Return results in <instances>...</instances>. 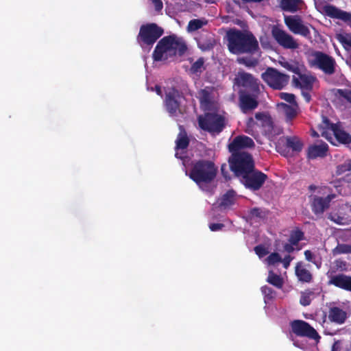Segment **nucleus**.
I'll list each match as a JSON object with an SVG mask.
<instances>
[{
  "label": "nucleus",
  "mask_w": 351,
  "mask_h": 351,
  "mask_svg": "<svg viewBox=\"0 0 351 351\" xmlns=\"http://www.w3.org/2000/svg\"><path fill=\"white\" fill-rule=\"evenodd\" d=\"M228 49L232 54H254L259 50L258 42L249 30L231 28L226 32Z\"/></svg>",
  "instance_id": "f257e3e1"
},
{
  "label": "nucleus",
  "mask_w": 351,
  "mask_h": 351,
  "mask_svg": "<svg viewBox=\"0 0 351 351\" xmlns=\"http://www.w3.org/2000/svg\"><path fill=\"white\" fill-rule=\"evenodd\" d=\"M187 47L182 38L175 34L161 38L157 43L152 54L154 61L167 60L169 58L182 56L186 51Z\"/></svg>",
  "instance_id": "f03ea898"
},
{
  "label": "nucleus",
  "mask_w": 351,
  "mask_h": 351,
  "mask_svg": "<svg viewBox=\"0 0 351 351\" xmlns=\"http://www.w3.org/2000/svg\"><path fill=\"white\" fill-rule=\"evenodd\" d=\"M217 167L210 160L201 159L192 163L189 176L199 186L211 183L217 174Z\"/></svg>",
  "instance_id": "7ed1b4c3"
},
{
  "label": "nucleus",
  "mask_w": 351,
  "mask_h": 351,
  "mask_svg": "<svg viewBox=\"0 0 351 351\" xmlns=\"http://www.w3.org/2000/svg\"><path fill=\"white\" fill-rule=\"evenodd\" d=\"M228 159L230 170L239 179L254 169L252 156L247 152L231 153Z\"/></svg>",
  "instance_id": "20e7f679"
},
{
  "label": "nucleus",
  "mask_w": 351,
  "mask_h": 351,
  "mask_svg": "<svg viewBox=\"0 0 351 351\" xmlns=\"http://www.w3.org/2000/svg\"><path fill=\"white\" fill-rule=\"evenodd\" d=\"M163 34L164 29L156 23L144 24L140 27L136 41L143 49H150Z\"/></svg>",
  "instance_id": "39448f33"
},
{
  "label": "nucleus",
  "mask_w": 351,
  "mask_h": 351,
  "mask_svg": "<svg viewBox=\"0 0 351 351\" xmlns=\"http://www.w3.org/2000/svg\"><path fill=\"white\" fill-rule=\"evenodd\" d=\"M199 127L211 134H219L225 128V118L215 112H206L197 118Z\"/></svg>",
  "instance_id": "423d86ee"
},
{
  "label": "nucleus",
  "mask_w": 351,
  "mask_h": 351,
  "mask_svg": "<svg viewBox=\"0 0 351 351\" xmlns=\"http://www.w3.org/2000/svg\"><path fill=\"white\" fill-rule=\"evenodd\" d=\"M263 80L271 88L274 90L283 89L289 82V75L280 72L273 67H268L261 74Z\"/></svg>",
  "instance_id": "0eeeda50"
},
{
  "label": "nucleus",
  "mask_w": 351,
  "mask_h": 351,
  "mask_svg": "<svg viewBox=\"0 0 351 351\" xmlns=\"http://www.w3.org/2000/svg\"><path fill=\"white\" fill-rule=\"evenodd\" d=\"M183 94L175 87H168L165 90L164 106L171 116H175L180 110L181 99Z\"/></svg>",
  "instance_id": "6e6552de"
},
{
  "label": "nucleus",
  "mask_w": 351,
  "mask_h": 351,
  "mask_svg": "<svg viewBox=\"0 0 351 351\" xmlns=\"http://www.w3.org/2000/svg\"><path fill=\"white\" fill-rule=\"evenodd\" d=\"M291 332L298 337H307L319 343L321 336L308 322L302 319H294L289 324Z\"/></svg>",
  "instance_id": "1a4fd4ad"
},
{
  "label": "nucleus",
  "mask_w": 351,
  "mask_h": 351,
  "mask_svg": "<svg viewBox=\"0 0 351 351\" xmlns=\"http://www.w3.org/2000/svg\"><path fill=\"white\" fill-rule=\"evenodd\" d=\"M313 59L311 61V65L322 70L327 75H332L335 72L336 62L330 56L319 51L312 52Z\"/></svg>",
  "instance_id": "9d476101"
},
{
  "label": "nucleus",
  "mask_w": 351,
  "mask_h": 351,
  "mask_svg": "<svg viewBox=\"0 0 351 351\" xmlns=\"http://www.w3.org/2000/svg\"><path fill=\"white\" fill-rule=\"evenodd\" d=\"M285 24L290 32L294 34L300 35L306 38H311L309 26L306 24L302 16L300 15L285 16L284 18Z\"/></svg>",
  "instance_id": "9b49d317"
},
{
  "label": "nucleus",
  "mask_w": 351,
  "mask_h": 351,
  "mask_svg": "<svg viewBox=\"0 0 351 351\" xmlns=\"http://www.w3.org/2000/svg\"><path fill=\"white\" fill-rule=\"evenodd\" d=\"M267 179V176L262 171L254 169L239 178L240 182L246 189L252 191L259 190Z\"/></svg>",
  "instance_id": "f8f14e48"
},
{
  "label": "nucleus",
  "mask_w": 351,
  "mask_h": 351,
  "mask_svg": "<svg viewBox=\"0 0 351 351\" xmlns=\"http://www.w3.org/2000/svg\"><path fill=\"white\" fill-rule=\"evenodd\" d=\"M260 93L248 92L246 90H241L239 92V106L243 113H250L258 106V98Z\"/></svg>",
  "instance_id": "ddd939ff"
},
{
  "label": "nucleus",
  "mask_w": 351,
  "mask_h": 351,
  "mask_svg": "<svg viewBox=\"0 0 351 351\" xmlns=\"http://www.w3.org/2000/svg\"><path fill=\"white\" fill-rule=\"evenodd\" d=\"M271 35L276 43L284 49L294 50L300 46L297 40L291 34L278 27L272 28Z\"/></svg>",
  "instance_id": "4468645a"
},
{
  "label": "nucleus",
  "mask_w": 351,
  "mask_h": 351,
  "mask_svg": "<svg viewBox=\"0 0 351 351\" xmlns=\"http://www.w3.org/2000/svg\"><path fill=\"white\" fill-rule=\"evenodd\" d=\"M323 129L332 132L337 141L342 144L351 143V135L342 130L338 124L330 123V120L324 117L323 119Z\"/></svg>",
  "instance_id": "2eb2a0df"
},
{
  "label": "nucleus",
  "mask_w": 351,
  "mask_h": 351,
  "mask_svg": "<svg viewBox=\"0 0 351 351\" xmlns=\"http://www.w3.org/2000/svg\"><path fill=\"white\" fill-rule=\"evenodd\" d=\"M235 82L238 86L247 89L248 92L261 93L258 80L250 73L245 72L239 73L235 78Z\"/></svg>",
  "instance_id": "dca6fc26"
},
{
  "label": "nucleus",
  "mask_w": 351,
  "mask_h": 351,
  "mask_svg": "<svg viewBox=\"0 0 351 351\" xmlns=\"http://www.w3.org/2000/svg\"><path fill=\"white\" fill-rule=\"evenodd\" d=\"M335 197V194H329L325 197L313 195L311 201L313 213L317 216L322 215L329 208L331 201Z\"/></svg>",
  "instance_id": "f3484780"
},
{
  "label": "nucleus",
  "mask_w": 351,
  "mask_h": 351,
  "mask_svg": "<svg viewBox=\"0 0 351 351\" xmlns=\"http://www.w3.org/2000/svg\"><path fill=\"white\" fill-rule=\"evenodd\" d=\"M255 147L254 141L249 136L239 135L236 136L233 141L228 145V149L230 153H240V150L246 148H253Z\"/></svg>",
  "instance_id": "a211bd4d"
},
{
  "label": "nucleus",
  "mask_w": 351,
  "mask_h": 351,
  "mask_svg": "<svg viewBox=\"0 0 351 351\" xmlns=\"http://www.w3.org/2000/svg\"><path fill=\"white\" fill-rule=\"evenodd\" d=\"M322 10L326 16L332 19H340L344 22L351 21V13L343 11L333 5H325Z\"/></svg>",
  "instance_id": "6ab92c4d"
},
{
  "label": "nucleus",
  "mask_w": 351,
  "mask_h": 351,
  "mask_svg": "<svg viewBox=\"0 0 351 351\" xmlns=\"http://www.w3.org/2000/svg\"><path fill=\"white\" fill-rule=\"evenodd\" d=\"M328 284L335 287L351 292V276L344 274H339L337 275H329Z\"/></svg>",
  "instance_id": "aec40b11"
},
{
  "label": "nucleus",
  "mask_w": 351,
  "mask_h": 351,
  "mask_svg": "<svg viewBox=\"0 0 351 351\" xmlns=\"http://www.w3.org/2000/svg\"><path fill=\"white\" fill-rule=\"evenodd\" d=\"M198 99L202 107L205 110H210L215 107V101L212 97V90L209 87L201 89L198 92Z\"/></svg>",
  "instance_id": "412c9836"
},
{
  "label": "nucleus",
  "mask_w": 351,
  "mask_h": 351,
  "mask_svg": "<svg viewBox=\"0 0 351 351\" xmlns=\"http://www.w3.org/2000/svg\"><path fill=\"white\" fill-rule=\"evenodd\" d=\"M328 319L333 323L341 325L347 319V313L338 306L330 307L328 312Z\"/></svg>",
  "instance_id": "4be33fe9"
},
{
  "label": "nucleus",
  "mask_w": 351,
  "mask_h": 351,
  "mask_svg": "<svg viewBox=\"0 0 351 351\" xmlns=\"http://www.w3.org/2000/svg\"><path fill=\"white\" fill-rule=\"evenodd\" d=\"M298 75L299 78L295 76L293 77V82L294 84L300 87L302 90L311 91L315 78L311 75L302 74V71L300 72V75Z\"/></svg>",
  "instance_id": "5701e85b"
},
{
  "label": "nucleus",
  "mask_w": 351,
  "mask_h": 351,
  "mask_svg": "<svg viewBox=\"0 0 351 351\" xmlns=\"http://www.w3.org/2000/svg\"><path fill=\"white\" fill-rule=\"evenodd\" d=\"M328 146L326 143H321L318 145H313L308 147L307 157L309 159H315L318 157L324 158L327 155Z\"/></svg>",
  "instance_id": "b1692460"
},
{
  "label": "nucleus",
  "mask_w": 351,
  "mask_h": 351,
  "mask_svg": "<svg viewBox=\"0 0 351 351\" xmlns=\"http://www.w3.org/2000/svg\"><path fill=\"white\" fill-rule=\"evenodd\" d=\"M304 4L303 0H280V7L285 12H297L302 9Z\"/></svg>",
  "instance_id": "393cba45"
},
{
  "label": "nucleus",
  "mask_w": 351,
  "mask_h": 351,
  "mask_svg": "<svg viewBox=\"0 0 351 351\" xmlns=\"http://www.w3.org/2000/svg\"><path fill=\"white\" fill-rule=\"evenodd\" d=\"M351 160H347L343 163L337 165L336 169V175L344 176L343 180L348 182H351Z\"/></svg>",
  "instance_id": "a878e982"
},
{
  "label": "nucleus",
  "mask_w": 351,
  "mask_h": 351,
  "mask_svg": "<svg viewBox=\"0 0 351 351\" xmlns=\"http://www.w3.org/2000/svg\"><path fill=\"white\" fill-rule=\"evenodd\" d=\"M295 272L298 280L301 282H310L313 279L311 273L300 262L297 263Z\"/></svg>",
  "instance_id": "bb28decb"
},
{
  "label": "nucleus",
  "mask_w": 351,
  "mask_h": 351,
  "mask_svg": "<svg viewBox=\"0 0 351 351\" xmlns=\"http://www.w3.org/2000/svg\"><path fill=\"white\" fill-rule=\"evenodd\" d=\"M180 130L176 141V149H184L188 147L190 141L183 126H180Z\"/></svg>",
  "instance_id": "cd10ccee"
},
{
  "label": "nucleus",
  "mask_w": 351,
  "mask_h": 351,
  "mask_svg": "<svg viewBox=\"0 0 351 351\" xmlns=\"http://www.w3.org/2000/svg\"><path fill=\"white\" fill-rule=\"evenodd\" d=\"M285 146L288 149H291L293 152H300L303 147V143L300 139L295 136H287L285 137Z\"/></svg>",
  "instance_id": "c85d7f7f"
},
{
  "label": "nucleus",
  "mask_w": 351,
  "mask_h": 351,
  "mask_svg": "<svg viewBox=\"0 0 351 351\" xmlns=\"http://www.w3.org/2000/svg\"><path fill=\"white\" fill-rule=\"evenodd\" d=\"M267 282L278 289H281L283 287V278L273 271H269L267 278Z\"/></svg>",
  "instance_id": "c756f323"
},
{
  "label": "nucleus",
  "mask_w": 351,
  "mask_h": 351,
  "mask_svg": "<svg viewBox=\"0 0 351 351\" xmlns=\"http://www.w3.org/2000/svg\"><path fill=\"white\" fill-rule=\"evenodd\" d=\"M280 65L287 71L293 72L297 75H300V72L302 71L298 62L294 61H284L280 62Z\"/></svg>",
  "instance_id": "7c9ffc66"
},
{
  "label": "nucleus",
  "mask_w": 351,
  "mask_h": 351,
  "mask_svg": "<svg viewBox=\"0 0 351 351\" xmlns=\"http://www.w3.org/2000/svg\"><path fill=\"white\" fill-rule=\"evenodd\" d=\"M235 192L233 190L228 191L221 197L220 205L227 207L234 202Z\"/></svg>",
  "instance_id": "2f4dec72"
},
{
  "label": "nucleus",
  "mask_w": 351,
  "mask_h": 351,
  "mask_svg": "<svg viewBox=\"0 0 351 351\" xmlns=\"http://www.w3.org/2000/svg\"><path fill=\"white\" fill-rule=\"evenodd\" d=\"M304 239V232L300 229H296L291 232L289 242L292 245H298L299 242L302 241Z\"/></svg>",
  "instance_id": "473e14b6"
},
{
  "label": "nucleus",
  "mask_w": 351,
  "mask_h": 351,
  "mask_svg": "<svg viewBox=\"0 0 351 351\" xmlns=\"http://www.w3.org/2000/svg\"><path fill=\"white\" fill-rule=\"evenodd\" d=\"M255 118L261 121V125L268 127L269 129L273 128V122L270 116L265 112H257L255 114Z\"/></svg>",
  "instance_id": "72a5a7b5"
},
{
  "label": "nucleus",
  "mask_w": 351,
  "mask_h": 351,
  "mask_svg": "<svg viewBox=\"0 0 351 351\" xmlns=\"http://www.w3.org/2000/svg\"><path fill=\"white\" fill-rule=\"evenodd\" d=\"M314 296V292L311 290L307 289L301 293L300 298V303L304 306H306L311 304L312 299Z\"/></svg>",
  "instance_id": "f704fd0d"
},
{
  "label": "nucleus",
  "mask_w": 351,
  "mask_h": 351,
  "mask_svg": "<svg viewBox=\"0 0 351 351\" xmlns=\"http://www.w3.org/2000/svg\"><path fill=\"white\" fill-rule=\"evenodd\" d=\"M281 105L283 106L287 121L291 122L297 114L295 109L286 104H282Z\"/></svg>",
  "instance_id": "c9c22d12"
},
{
  "label": "nucleus",
  "mask_w": 351,
  "mask_h": 351,
  "mask_svg": "<svg viewBox=\"0 0 351 351\" xmlns=\"http://www.w3.org/2000/svg\"><path fill=\"white\" fill-rule=\"evenodd\" d=\"M215 45V40L214 38H209L208 40H200L198 42V47L202 51H209L212 49Z\"/></svg>",
  "instance_id": "e433bc0d"
},
{
  "label": "nucleus",
  "mask_w": 351,
  "mask_h": 351,
  "mask_svg": "<svg viewBox=\"0 0 351 351\" xmlns=\"http://www.w3.org/2000/svg\"><path fill=\"white\" fill-rule=\"evenodd\" d=\"M240 64H243L247 67H254L258 64V60L251 57H241L237 60Z\"/></svg>",
  "instance_id": "4c0bfd02"
},
{
  "label": "nucleus",
  "mask_w": 351,
  "mask_h": 351,
  "mask_svg": "<svg viewBox=\"0 0 351 351\" xmlns=\"http://www.w3.org/2000/svg\"><path fill=\"white\" fill-rule=\"evenodd\" d=\"M351 254V245L338 243L333 250V254Z\"/></svg>",
  "instance_id": "58836bf2"
},
{
  "label": "nucleus",
  "mask_w": 351,
  "mask_h": 351,
  "mask_svg": "<svg viewBox=\"0 0 351 351\" xmlns=\"http://www.w3.org/2000/svg\"><path fill=\"white\" fill-rule=\"evenodd\" d=\"M204 59L203 58H198L191 66V71L193 73H201L204 68Z\"/></svg>",
  "instance_id": "ea45409f"
},
{
  "label": "nucleus",
  "mask_w": 351,
  "mask_h": 351,
  "mask_svg": "<svg viewBox=\"0 0 351 351\" xmlns=\"http://www.w3.org/2000/svg\"><path fill=\"white\" fill-rule=\"evenodd\" d=\"M304 254L305 256V258L308 261L313 263L314 265H315L317 266V268H319L321 267V265H322L321 261L317 260L316 258V256H315V254H313L311 252V251L308 250H305Z\"/></svg>",
  "instance_id": "a19ab883"
},
{
  "label": "nucleus",
  "mask_w": 351,
  "mask_h": 351,
  "mask_svg": "<svg viewBox=\"0 0 351 351\" xmlns=\"http://www.w3.org/2000/svg\"><path fill=\"white\" fill-rule=\"evenodd\" d=\"M203 22L199 19H193L189 21L188 24V31L189 32H195L199 29H200L203 26Z\"/></svg>",
  "instance_id": "79ce46f5"
},
{
  "label": "nucleus",
  "mask_w": 351,
  "mask_h": 351,
  "mask_svg": "<svg viewBox=\"0 0 351 351\" xmlns=\"http://www.w3.org/2000/svg\"><path fill=\"white\" fill-rule=\"evenodd\" d=\"M337 38L345 48L347 47H351V35L337 34Z\"/></svg>",
  "instance_id": "37998d69"
},
{
  "label": "nucleus",
  "mask_w": 351,
  "mask_h": 351,
  "mask_svg": "<svg viewBox=\"0 0 351 351\" xmlns=\"http://www.w3.org/2000/svg\"><path fill=\"white\" fill-rule=\"evenodd\" d=\"M261 292L265 299L271 300L275 297L276 292L269 287L265 285L261 287Z\"/></svg>",
  "instance_id": "c03bdc74"
},
{
  "label": "nucleus",
  "mask_w": 351,
  "mask_h": 351,
  "mask_svg": "<svg viewBox=\"0 0 351 351\" xmlns=\"http://www.w3.org/2000/svg\"><path fill=\"white\" fill-rule=\"evenodd\" d=\"M266 261L269 265H274L281 262V256L277 252H272L267 256Z\"/></svg>",
  "instance_id": "a18cd8bd"
},
{
  "label": "nucleus",
  "mask_w": 351,
  "mask_h": 351,
  "mask_svg": "<svg viewBox=\"0 0 351 351\" xmlns=\"http://www.w3.org/2000/svg\"><path fill=\"white\" fill-rule=\"evenodd\" d=\"M335 265L337 269L341 271H345L348 270V263L342 259H337L335 261Z\"/></svg>",
  "instance_id": "49530a36"
},
{
  "label": "nucleus",
  "mask_w": 351,
  "mask_h": 351,
  "mask_svg": "<svg viewBox=\"0 0 351 351\" xmlns=\"http://www.w3.org/2000/svg\"><path fill=\"white\" fill-rule=\"evenodd\" d=\"M254 252L260 258L263 257L268 254L267 248L262 245H256L254 247Z\"/></svg>",
  "instance_id": "de8ad7c7"
},
{
  "label": "nucleus",
  "mask_w": 351,
  "mask_h": 351,
  "mask_svg": "<svg viewBox=\"0 0 351 351\" xmlns=\"http://www.w3.org/2000/svg\"><path fill=\"white\" fill-rule=\"evenodd\" d=\"M256 122L254 121V119L252 117L248 118L246 122L245 132L249 134H252Z\"/></svg>",
  "instance_id": "09e8293b"
},
{
  "label": "nucleus",
  "mask_w": 351,
  "mask_h": 351,
  "mask_svg": "<svg viewBox=\"0 0 351 351\" xmlns=\"http://www.w3.org/2000/svg\"><path fill=\"white\" fill-rule=\"evenodd\" d=\"M280 98L289 102V104H293L295 102V95L291 93H281Z\"/></svg>",
  "instance_id": "8fccbe9b"
},
{
  "label": "nucleus",
  "mask_w": 351,
  "mask_h": 351,
  "mask_svg": "<svg viewBox=\"0 0 351 351\" xmlns=\"http://www.w3.org/2000/svg\"><path fill=\"white\" fill-rule=\"evenodd\" d=\"M339 95L347 99L348 101H351V90L348 89H338Z\"/></svg>",
  "instance_id": "3c124183"
},
{
  "label": "nucleus",
  "mask_w": 351,
  "mask_h": 351,
  "mask_svg": "<svg viewBox=\"0 0 351 351\" xmlns=\"http://www.w3.org/2000/svg\"><path fill=\"white\" fill-rule=\"evenodd\" d=\"M343 349V341L341 340L335 341L332 346L331 351H341Z\"/></svg>",
  "instance_id": "603ef678"
},
{
  "label": "nucleus",
  "mask_w": 351,
  "mask_h": 351,
  "mask_svg": "<svg viewBox=\"0 0 351 351\" xmlns=\"http://www.w3.org/2000/svg\"><path fill=\"white\" fill-rule=\"evenodd\" d=\"M293 259L290 255H286L283 259L281 258V263L283 264V267L287 269L289 267L291 261Z\"/></svg>",
  "instance_id": "864d4df0"
},
{
  "label": "nucleus",
  "mask_w": 351,
  "mask_h": 351,
  "mask_svg": "<svg viewBox=\"0 0 351 351\" xmlns=\"http://www.w3.org/2000/svg\"><path fill=\"white\" fill-rule=\"evenodd\" d=\"M223 227H224V225L223 223H210L209 225L210 230L213 232L220 230Z\"/></svg>",
  "instance_id": "5fc2aeb1"
},
{
  "label": "nucleus",
  "mask_w": 351,
  "mask_h": 351,
  "mask_svg": "<svg viewBox=\"0 0 351 351\" xmlns=\"http://www.w3.org/2000/svg\"><path fill=\"white\" fill-rule=\"evenodd\" d=\"M250 214L253 217H258V218L263 217V215H262L263 212H262L261 209H260L258 208H252L250 211Z\"/></svg>",
  "instance_id": "6e6d98bb"
},
{
  "label": "nucleus",
  "mask_w": 351,
  "mask_h": 351,
  "mask_svg": "<svg viewBox=\"0 0 351 351\" xmlns=\"http://www.w3.org/2000/svg\"><path fill=\"white\" fill-rule=\"evenodd\" d=\"M154 5L155 9L157 11H160L163 8V4L161 0H152Z\"/></svg>",
  "instance_id": "4d7b16f0"
},
{
  "label": "nucleus",
  "mask_w": 351,
  "mask_h": 351,
  "mask_svg": "<svg viewBox=\"0 0 351 351\" xmlns=\"http://www.w3.org/2000/svg\"><path fill=\"white\" fill-rule=\"evenodd\" d=\"M294 246H295V245H292L291 243L289 242V243H285L283 246V248H284V251L288 252V253H291L294 251Z\"/></svg>",
  "instance_id": "13d9d810"
},
{
  "label": "nucleus",
  "mask_w": 351,
  "mask_h": 351,
  "mask_svg": "<svg viewBox=\"0 0 351 351\" xmlns=\"http://www.w3.org/2000/svg\"><path fill=\"white\" fill-rule=\"evenodd\" d=\"M302 95L307 103L311 101V96L310 94V91L302 90Z\"/></svg>",
  "instance_id": "bf43d9fd"
},
{
  "label": "nucleus",
  "mask_w": 351,
  "mask_h": 351,
  "mask_svg": "<svg viewBox=\"0 0 351 351\" xmlns=\"http://www.w3.org/2000/svg\"><path fill=\"white\" fill-rule=\"evenodd\" d=\"M152 90H154L158 95L162 97V88L160 85H156Z\"/></svg>",
  "instance_id": "052dcab7"
},
{
  "label": "nucleus",
  "mask_w": 351,
  "mask_h": 351,
  "mask_svg": "<svg viewBox=\"0 0 351 351\" xmlns=\"http://www.w3.org/2000/svg\"><path fill=\"white\" fill-rule=\"evenodd\" d=\"M221 171L223 176L224 178H228V176H227L228 171H226V165H221Z\"/></svg>",
  "instance_id": "680f3d73"
},
{
  "label": "nucleus",
  "mask_w": 351,
  "mask_h": 351,
  "mask_svg": "<svg viewBox=\"0 0 351 351\" xmlns=\"http://www.w3.org/2000/svg\"><path fill=\"white\" fill-rule=\"evenodd\" d=\"M329 219H330V220H332V221H335V222L337 223H340V220H341V219H342V218H341V217H339V216L337 217V219H335V218H334V217H332V216L330 217H329Z\"/></svg>",
  "instance_id": "e2e57ef3"
},
{
  "label": "nucleus",
  "mask_w": 351,
  "mask_h": 351,
  "mask_svg": "<svg viewBox=\"0 0 351 351\" xmlns=\"http://www.w3.org/2000/svg\"><path fill=\"white\" fill-rule=\"evenodd\" d=\"M316 189H317V186H316L315 185H314V184H311V185L308 186V189H309V191H315V190H316Z\"/></svg>",
  "instance_id": "0e129e2a"
},
{
  "label": "nucleus",
  "mask_w": 351,
  "mask_h": 351,
  "mask_svg": "<svg viewBox=\"0 0 351 351\" xmlns=\"http://www.w3.org/2000/svg\"><path fill=\"white\" fill-rule=\"evenodd\" d=\"M322 135L323 136H326H326H327V131H323V132H322Z\"/></svg>",
  "instance_id": "69168bd1"
},
{
  "label": "nucleus",
  "mask_w": 351,
  "mask_h": 351,
  "mask_svg": "<svg viewBox=\"0 0 351 351\" xmlns=\"http://www.w3.org/2000/svg\"><path fill=\"white\" fill-rule=\"evenodd\" d=\"M313 136H318V134H317V133L316 132H315V131H314V132H313Z\"/></svg>",
  "instance_id": "338daca9"
},
{
  "label": "nucleus",
  "mask_w": 351,
  "mask_h": 351,
  "mask_svg": "<svg viewBox=\"0 0 351 351\" xmlns=\"http://www.w3.org/2000/svg\"><path fill=\"white\" fill-rule=\"evenodd\" d=\"M328 334L330 335H333V333H331V332L330 333H328Z\"/></svg>",
  "instance_id": "774afa93"
}]
</instances>
